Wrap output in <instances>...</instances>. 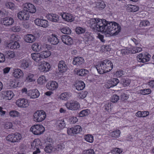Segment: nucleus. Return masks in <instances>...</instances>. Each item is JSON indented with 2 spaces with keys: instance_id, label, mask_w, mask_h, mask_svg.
<instances>
[{
  "instance_id": "obj_46",
  "label": "nucleus",
  "mask_w": 154,
  "mask_h": 154,
  "mask_svg": "<svg viewBox=\"0 0 154 154\" xmlns=\"http://www.w3.org/2000/svg\"><path fill=\"white\" fill-rule=\"evenodd\" d=\"M89 110L88 109L83 110L81 111L79 113V116L81 117H84L88 114Z\"/></svg>"
},
{
  "instance_id": "obj_2",
  "label": "nucleus",
  "mask_w": 154,
  "mask_h": 154,
  "mask_svg": "<svg viewBox=\"0 0 154 154\" xmlns=\"http://www.w3.org/2000/svg\"><path fill=\"white\" fill-rule=\"evenodd\" d=\"M113 65L109 60H105L100 62L96 66L98 72L103 74L110 71L112 69Z\"/></svg>"
},
{
  "instance_id": "obj_50",
  "label": "nucleus",
  "mask_w": 154,
  "mask_h": 154,
  "mask_svg": "<svg viewBox=\"0 0 154 154\" xmlns=\"http://www.w3.org/2000/svg\"><path fill=\"white\" fill-rule=\"evenodd\" d=\"M34 75L29 73L28 75L27 76L26 78V80L27 81L30 82L35 81V79H34Z\"/></svg>"
},
{
  "instance_id": "obj_54",
  "label": "nucleus",
  "mask_w": 154,
  "mask_h": 154,
  "mask_svg": "<svg viewBox=\"0 0 154 154\" xmlns=\"http://www.w3.org/2000/svg\"><path fill=\"white\" fill-rule=\"evenodd\" d=\"M8 85L9 86L10 88H15L18 86L17 83L13 81H11L8 84Z\"/></svg>"
},
{
  "instance_id": "obj_10",
  "label": "nucleus",
  "mask_w": 154,
  "mask_h": 154,
  "mask_svg": "<svg viewBox=\"0 0 154 154\" xmlns=\"http://www.w3.org/2000/svg\"><path fill=\"white\" fill-rule=\"evenodd\" d=\"M62 17L65 21L71 22L74 21V18L71 14L66 12H63L61 15Z\"/></svg>"
},
{
  "instance_id": "obj_13",
  "label": "nucleus",
  "mask_w": 154,
  "mask_h": 154,
  "mask_svg": "<svg viewBox=\"0 0 154 154\" xmlns=\"http://www.w3.org/2000/svg\"><path fill=\"white\" fill-rule=\"evenodd\" d=\"M35 24L43 27H46L48 26V21L45 20L37 19L34 20Z\"/></svg>"
},
{
  "instance_id": "obj_43",
  "label": "nucleus",
  "mask_w": 154,
  "mask_h": 154,
  "mask_svg": "<svg viewBox=\"0 0 154 154\" xmlns=\"http://www.w3.org/2000/svg\"><path fill=\"white\" fill-rule=\"evenodd\" d=\"M29 66L28 62L26 60H23L21 61L20 67L21 68L25 69Z\"/></svg>"
},
{
  "instance_id": "obj_3",
  "label": "nucleus",
  "mask_w": 154,
  "mask_h": 154,
  "mask_svg": "<svg viewBox=\"0 0 154 154\" xmlns=\"http://www.w3.org/2000/svg\"><path fill=\"white\" fill-rule=\"evenodd\" d=\"M46 116L45 112L43 110L36 111L33 114V118L35 121L40 122L45 119Z\"/></svg>"
},
{
  "instance_id": "obj_44",
  "label": "nucleus",
  "mask_w": 154,
  "mask_h": 154,
  "mask_svg": "<svg viewBox=\"0 0 154 154\" xmlns=\"http://www.w3.org/2000/svg\"><path fill=\"white\" fill-rule=\"evenodd\" d=\"M149 22L147 20H144L140 22L139 26L140 27L144 28L149 25Z\"/></svg>"
},
{
  "instance_id": "obj_64",
  "label": "nucleus",
  "mask_w": 154,
  "mask_h": 154,
  "mask_svg": "<svg viewBox=\"0 0 154 154\" xmlns=\"http://www.w3.org/2000/svg\"><path fill=\"white\" fill-rule=\"evenodd\" d=\"M124 72L122 70L118 71L116 72V75L118 77L122 76L123 75H124Z\"/></svg>"
},
{
  "instance_id": "obj_51",
  "label": "nucleus",
  "mask_w": 154,
  "mask_h": 154,
  "mask_svg": "<svg viewBox=\"0 0 154 154\" xmlns=\"http://www.w3.org/2000/svg\"><path fill=\"white\" fill-rule=\"evenodd\" d=\"M5 6L7 8L12 9L14 8V5L11 2H7L5 3Z\"/></svg>"
},
{
  "instance_id": "obj_49",
  "label": "nucleus",
  "mask_w": 154,
  "mask_h": 154,
  "mask_svg": "<svg viewBox=\"0 0 154 154\" xmlns=\"http://www.w3.org/2000/svg\"><path fill=\"white\" fill-rule=\"evenodd\" d=\"M121 82L124 87L128 86L130 84V81L129 80L124 78L121 79Z\"/></svg>"
},
{
  "instance_id": "obj_34",
  "label": "nucleus",
  "mask_w": 154,
  "mask_h": 154,
  "mask_svg": "<svg viewBox=\"0 0 154 154\" xmlns=\"http://www.w3.org/2000/svg\"><path fill=\"white\" fill-rule=\"evenodd\" d=\"M39 141H38V143L35 141H34L31 144L32 148L34 149H36V150L35 152H40V151L39 149V146H40L39 145Z\"/></svg>"
},
{
  "instance_id": "obj_31",
  "label": "nucleus",
  "mask_w": 154,
  "mask_h": 154,
  "mask_svg": "<svg viewBox=\"0 0 154 154\" xmlns=\"http://www.w3.org/2000/svg\"><path fill=\"white\" fill-rule=\"evenodd\" d=\"M71 94L69 92H64L61 94L60 98L63 100H68L71 96Z\"/></svg>"
},
{
  "instance_id": "obj_9",
  "label": "nucleus",
  "mask_w": 154,
  "mask_h": 154,
  "mask_svg": "<svg viewBox=\"0 0 154 154\" xmlns=\"http://www.w3.org/2000/svg\"><path fill=\"white\" fill-rule=\"evenodd\" d=\"M17 17L20 20H27L29 17V14L27 11L23 10L18 12Z\"/></svg>"
},
{
  "instance_id": "obj_14",
  "label": "nucleus",
  "mask_w": 154,
  "mask_h": 154,
  "mask_svg": "<svg viewBox=\"0 0 154 154\" xmlns=\"http://www.w3.org/2000/svg\"><path fill=\"white\" fill-rule=\"evenodd\" d=\"M150 55L147 54L143 56L142 54H140L137 57V60L140 62L145 63L149 60Z\"/></svg>"
},
{
  "instance_id": "obj_5",
  "label": "nucleus",
  "mask_w": 154,
  "mask_h": 154,
  "mask_svg": "<svg viewBox=\"0 0 154 154\" xmlns=\"http://www.w3.org/2000/svg\"><path fill=\"white\" fill-rule=\"evenodd\" d=\"M44 127L41 125H37L32 126L30 130L33 133L36 135L41 134L45 131Z\"/></svg>"
},
{
  "instance_id": "obj_48",
  "label": "nucleus",
  "mask_w": 154,
  "mask_h": 154,
  "mask_svg": "<svg viewBox=\"0 0 154 154\" xmlns=\"http://www.w3.org/2000/svg\"><path fill=\"white\" fill-rule=\"evenodd\" d=\"M151 92V90L150 89H145L140 90V93L143 95L148 94Z\"/></svg>"
},
{
  "instance_id": "obj_53",
  "label": "nucleus",
  "mask_w": 154,
  "mask_h": 154,
  "mask_svg": "<svg viewBox=\"0 0 154 154\" xmlns=\"http://www.w3.org/2000/svg\"><path fill=\"white\" fill-rule=\"evenodd\" d=\"M111 103H106L104 106L105 109L106 110L109 112L111 110L112 108Z\"/></svg>"
},
{
  "instance_id": "obj_16",
  "label": "nucleus",
  "mask_w": 154,
  "mask_h": 154,
  "mask_svg": "<svg viewBox=\"0 0 154 154\" xmlns=\"http://www.w3.org/2000/svg\"><path fill=\"white\" fill-rule=\"evenodd\" d=\"M61 38L62 42L67 45H70L73 43L72 38L69 35H62Z\"/></svg>"
},
{
  "instance_id": "obj_17",
  "label": "nucleus",
  "mask_w": 154,
  "mask_h": 154,
  "mask_svg": "<svg viewBox=\"0 0 154 154\" xmlns=\"http://www.w3.org/2000/svg\"><path fill=\"white\" fill-rule=\"evenodd\" d=\"M46 17L48 20L52 22H57L59 20L58 16L55 14H48Z\"/></svg>"
},
{
  "instance_id": "obj_19",
  "label": "nucleus",
  "mask_w": 154,
  "mask_h": 154,
  "mask_svg": "<svg viewBox=\"0 0 154 154\" xmlns=\"http://www.w3.org/2000/svg\"><path fill=\"white\" fill-rule=\"evenodd\" d=\"M84 60L81 57H76L74 58L72 63L73 64L77 66H80L84 63Z\"/></svg>"
},
{
  "instance_id": "obj_55",
  "label": "nucleus",
  "mask_w": 154,
  "mask_h": 154,
  "mask_svg": "<svg viewBox=\"0 0 154 154\" xmlns=\"http://www.w3.org/2000/svg\"><path fill=\"white\" fill-rule=\"evenodd\" d=\"M119 99V97L116 94L112 97L111 101L113 103L117 102Z\"/></svg>"
},
{
  "instance_id": "obj_59",
  "label": "nucleus",
  "mask_w": 154,
  "mask_h": 154,
  "mask_svg": "<svg viewBox=\"0 0 154 154\" xmlns=\"http://www.w3.org/2000/svg\"><path fill=\"white\" fill-rule=\"evenodd\" d=\"M85 38L88 39L87 40V42H88V44L90 43L91 38H92V36L90 35V33L89 32H87L85 34Z\"/></svg>"
},
{
  "instance_id": "obj_12",
  "label": "nucleus",
  "mask_w": 154,
  "mask_h": 154,
  "mask_svg": "<svg viewBox=\"0 0 154 154\" xmlns=\"http://www.w3.org/2000/svg\"><path fill=\"white\" fill-rule=\"evenodd\" d=\"M50 68V66L49 64L44 61L42 62V63L39 65L38 67L39 70L42 72H46Z\"/></svg>"
},
{
  "instance_id": "obj_33",
  "label": "nucleus",
  "mask_w": 154,
  "mask_h": 154,
  "mask_svg": "<svg viewBox=\"0 0 154 154\" xmlns=\"http://www.w3.org/2000/svg\"><path fill=\"white\" fill-rule=\"evenodd\" d=\"M88 72V70L85 69H78L76 71L77 74L81 76L86 75Z\"/></svg>"
},
{
  "instance_id": "obj_8",
  "label": "nucleus",
  "mask_w": 154,
  "mask_h": 154,
  "mask_svg": "<svg viewBox=\"0 0 154 154\" xmlns=\"http://www.w3.org/2000/svg\"><path fill=\"white\" fill-rule=\"evenodd\" d=\"M1 23L6 26H9L13 25L14 22L13 18L10 17H7L1 19Z\"/></svg>"
},
{
  "instance_id": "obj_20",
  "label": "nucleus",
  "mask_w": 154,
  "mask_h": 154,
  "mask_svg": "<svg viewBox=\"0 0 154 154\" xmlns=\"http://www.w3.org/2000/svg\"><path fill=\"white\" fill-rule=\"evenodd\" d=\"M47 88L51 90H55L58 87V84L55 81H50L47 84Z\"/></svg>"
},
{
  "instance_id": "obj_18",
  "label": "nucleus",
  "mask_w": 154,
  "mask_h": 154,
  "mask_svg": "<svg viewBox=\"0 0 154 154\" xmlns=\"http://www.w3.org/2000/svg\"><path fill=\"white\" fill-rule=\"evenodd\" d=\"M58 67L59 71L61 73L65 72L67 69L65 62L63 60H61L59 62Z\"/></svg>"
},
{
  "instance_id": "obj_27",
  "label": "nucleus",
  "mask_w": 154,
  "mask_h": 154,
  "mask_svg": "<svg viewBox=\"0 0 154 154\" xmlns=\"http://www.w3.org/2000/svg\"><path fill=\"white\" fill-rule=\"evenodd\" d=\"M31 57L32 59L36 62H39L42 59L40 53H34L32 54Z\"/></svg>"
},
{
  "instance_id": "obj_23",
  "label": "nucleus",
  "mask_w": 154,
  "mask_h": 154,
  "mask_svg": "<svg viewBox=\"0 0 154 154\" xmlns=\"http://www.w3.org/2000/svg\"><path fill=\"white\" fill-rule=\"evenodd\" d=\"M23 73L20 69H15L13 73L14 76L16 78L19 79L23 76Z\"/></svg>"
},
{
  "instance_id": "obj_39",
  "label": "nucleus",
  "mask_w": 154,
  "mask_h": 154,
  "mask_svg": "<svg viewBox=\"0 0 154 154\" xmlns=\"http://www.w3.org/2000/svg\"><path fill=\"white\" fill-rule=\"evenodd\" d=\"M44 150L46 152L51 153L54 151L55 149L51 144H50L46 146Z\"/></svg>"
},
{
  "instance_id": "obj_15",
  "label": "nucleus",
  "mask_w": 154,
  "mask_h": 154,
  "mask_svg": "<svg viewBox=\"0 0 154 154\" xmlns=\"http://www.w3.org/2000/svg\"><path fill=\"white\" fill-rule=\"evenodd\" d=\"M27 95L30 97V98L35 99L40 95V93L37 89L30 90L28 91Z\"/></svg>"
},
{
  "instance_id": "obj_45",
  "label": "nucleus",
  "mask_w": 154,
  "mask_h": 154,
  "mask_svg": "<svg viewBox=\"0 0 154 154\" xmlns=\"http://www.w3.org/2000/svg\"><path fill=\"white\" fill-rule=\"evenodd\" d=\"M85 140L89 142L92 143L94 140L93 137L90 134L86 135L85 137Z\"/></svg>"
},
{
  "instance_id": "obj_30",
  "label": "nucleus",
  "mask_w": 154,
  "mask_h": 154,
  "mask_svg": "<svg viewBox=\"0 0 154 154\" xmlns=\"http://www.w3.org/2000/svg\"><path fill=\"white\" fill-rule=\"evenodd\" d=\"M119 53H120L122 56L128 55L132 53V51L130 48H125L118 51Z\"/></svg>"
},
{
  "instance_id": "obj_22",
  "label": "nucleus",
  "mask_w": 154,
  "mask_h": 154,
  "mask_svg": "<svg viewBox=\"0 0 154 154\" xmlns=\"http://www.w3.org/2000/svg\"><path fill=\"white\" fill-rule=\"evenodd\" d=\"M85 87V83L83 82L79 81L76 82L75 87L77 90L78 91L82 90Z\"/></svg>"
},
{
  "instance_id": "obj_35",
  "label": "nucleus",
  "mask_w": 154,
  "mask_h": 154,
  "mask_svg": "<svg viewBox=\"0 0 154 154\" xmlns=\"http://www.w3.org/2000/svg\"><path fill=\"white\" fill-rule=\"evenodd\" d=\"M120 133L119 130H116L110 133V135L112 137L117 138L119 136Z\"/></svg>"
},
{
  "instance_id": "obj_32",
  "label": "nucleus",
  "mask_w": 154,
  "mask_h": 154,
  "mask_svg": "<svg viewBox=\"0 0 154 154\" xmlns=\"http://www.w3.org/2000/svg\"><path fill=\"white\" fill-rule=\"evenodd\" d=\"M96 7L101 9H104L106 6L105 2L104 1L101 0L99 1L96 2Z\"/></svg>"
},
{
  "instance_id": "obj_47",
  "label": "nucleus",
  "mask_w": 154,
  "mask_h": 154,
  "mask_svg": "<svg viewBox=\"0 0 154 154\" xmlns=\"http://www.w3.org/2000/svg\"><path fill=\"white\" fill-rule=\"evenodd\" d=\"M32 48L34 51H38L40 50V47L38 43H35L32 45Z\"/></svg>"
},
{
  "instance_id": "obj_58",
  "label": "nucleus",
  "mask_w": 154,
  "mask_h": 154,
  "mask_svg": "<svg viewBox=\"0 0 154 154\" xmlns=\"http://www.w3.org/2000/svg\"><path fill=\"white\" fill-rule=\"evenodd\" d=\"M9 114L11 117H16L18 116V112L15 110H11Z\"/></svg>"
},
{
  "instance_id": "obj_26",
  "label": "nucleus",
  "mask_w": 154,
  "mask_h": 154,
  "mask_svg": "<svg viewBox=\"0 0 154 154\" xmlns=\"http://www.w3.org/2000/svg\"><path fill=\"white\" fill-rule=\"evenodd\" d=\"M119 79L116 78H113L111 79L109 82V83L107 85V88H109L110 87H113L117 85L119 83Z\"/></svg>"
},
{
  "instance_id": "obj_62",
  "label": "nucleus",
  "mask_w": 154,
  "mask_h": 154,
  "mask_svg": "<svg viewBox=\"0 0 154 154\" xmlns=\"http://www.w3.org/2000/svg\"><path fill=\"white\" fill-rule=\"evenodd\" d=\"M88 94V92L86 91H85L84 92H81L79 94V96L80 97L82 98H85L87 95Z\"/></svg>"
},
{
  "instance_id": "obj_28",
  "label": "nucleus",
  "mask_w": 154,
  "mask_h": 154,
  "mask_svg": "<svg viewBox=\"0 0 154 154\" xmlns=\"http://www.w3.org/2000/svg\"><path fill=\"white\" fill-rule=\"evenodd\" d=\"M5 57L9 59H11L14 57L15 55L14 53L11 51H6L4 53Z\"/></svg>"
},
{
  "instance_id": "obj_4",
  "label": "nucleus",
  "mask_w": 154,
  "mask_h": 154,
  "mask_svg": "<svg viewBox=\"0 0 154 154\" xmlns=\"http://www.w3.org/2000/svg\"><path fill=\"white\" fill-rule=\"evenodd\" d=\"M21 135L18 133L10 134L6 137V140L8 141L15 143L19 142L22 138Z\"/></svg>"
},
{
  "instance_id": "obj_56",
  "label": "nucleus",
  "mask_w": 154,
  "mask_h": 154,
  "mask_svg": "<svg viewBox=\"0 0 154 154\" xmlns=\"http://www.w3.org/2000/svg\"><path fill=\"white\" fill-rule=\"evenodd\" d=\"M65 147V145L63 143H60L58 144L56 148V149L57 151L63 150Z\"/></svg>"
},
{
  "instance_id": "obj_63",
  "label": "nucleus",
  "mask_w": 154,
  "mask_h": 154,
  "mask_svg": "<svg viewBox=\"0 0 154 154\" xmlns=\"http://www.w3.org/2000/svg\"><path fill=\"white\" fill-rule=\"evenodd\" d=\"M84 152L85 154H94V152L93 149H89L85 150Z\"/></svg>"
},
{
  "instance_id": "obj_38",
  "label": "nucleus",
  "mask_w": 154,
  "mask_h": 154,
  "mask_svg": "<svg viewBox=\"0 0 154 154\" xmlns=\"http://www.w3.org/2000/svg\"><path fill=\"white\" fill-rule=\"evenodd\" d=\"M57 124L60 129L64 128L65 126L64 121L63 119L58 120L57 121Z\"/></svg>"
},
{
  "instance_id": "obj_7",
  "label": "nucleus",
  "mask_w": 154,
  "mask_h": 154,
  "mask_svg": "<svg viewBox=\"0 0 154 154\" xmlns=\"http://www.w3.org/2000/svg\"><path fill=\"white\" fill-rule=\"evenodd\" d=\"M23 10L28 12L33 13H35L36 9L35 6L30 3H26L23 5Z\"/></svg>"
},
{
  "instance_id": "obj_29",
  "label": "nucleus",
  "mask_w": 154,
  "mask_h": 154,
  "mask_svg": "<svg viewBox=\"0 0 154 154\" xmlns=\"http://www.w3.org/2000/svg\"><path fill=\"white\" fill-rule=\"evenodd\" d=\"M149 114L148 111H138L136 113V116L137 117H145L148 116Z\"/></svg>"
},
{
  "instance_id": "obj_37",
  "label": "nucleus",
  "mask_w": 154,
  "mask_h": 154,
  "mask_svg": "<svg viewBox=\"0 0 154 154\" xmlns=\"http://www.w3.org/2000/svg\"><path fill=\"white\" fill-rule=\"evenodd\" d=\"M40 54L41 55V57L42 59L48 57L50 56L51 53L50 51H45L41 52Z\"/></svg>"
},
{
  "instance_id": "obj_11",
  "label": "nucleus",
  "mask_w": 154,
  "mask_h": 154,
  "mask_svg": "<svg viewBox=\"0 0 154 154\" xmlns=\"http://www.w3.org/2000/svg\"><path fill=\"white\" fill-rule=\"evenodd\" d=\"M16 105L20 107L26 108L29 105L28 101L24 98L20 99L17 100Z\"/></svg>"
},
{
  "instance_id": "obj_42",
  "label": "nucleus",
  "mask_w": 154,
  "mask_h": 154,
  "mask_svg": "<svg viewBox=\"0 0 154 154\" xmlns=\"http://www.w3.org/2000/svg\"><path fill=\"white\" fill-rule=\"evenodd\" d=\"M46 82L45 77L43 76L42 75L39 77L37 80V82L40 85H43Z\"/></svg>"
},
{
  "instance_id": "obj_36",
  "label": "nucleus",
  "mask_w": 154,
  "mask_h": 154,
  "mask_svg": "<svg viewBox=\"0 0 154 154\" xmlns=\"http://www.w3.org/2000/svg\"><path fill=\"white\" fill-rule=\"evenodd\" d=\"M127 10L130 12H135L138 10L139 8L136 5H130L128 6Z\"/></svg>"
},
{
  "instance_id": "obj_40",
  "label": "nucleus",
  "mask_w": 154,
  "mask_h": 154,
  "mask_svg": "<svg viewBox=\"0 0 154 154\" xmlns=\"http://www.w3.org/2000/svg\"><path fill=\"white\" fill-rule=\"evenodd\" d=\"M60 31L63 33L66 34H69L71 32V30L68 27H64L61 29Z\"/></svg>"
},
{
  "instance_id": "obj_25",
  "label": "nucleus",
  "mask_w": 154,
  "mask_h": 154,
  "mask_svg": "<svg viewBox=\"0 0 154 154\" xmlns=\"http://www.w3.org/2000/svg\"><path fill=\"white\" fill-rule=\"evenodd\" d=\"M20 45L17 41L10 42L8 44V47L12 49H15L19 48Z\"/></svg>"
},
{
  "instance_id": "obj_61",
  "label": "nucleus",
  "mask_w": 154,
  "mask_h": 154,
  "mask_svg": "<svg viewBox=\"0 0 154 154\" xmlns=\"http://www.w3.org/2000/svg\"><path fill=\"white\" fill-rule=\"evenodd\" d=\"M12 124L11 122H6L4 126V127L6 129H9L12 128Z\"/></svg>"
},
{
  "instance_id": "obj_52",
  "label": "nucleus",
  "mask_w": 154,
  "mask_h": 154,
  "mask_svg": "<svg viewBox=\"0 0 154 154\" xmlns=\"http://www.w3.org/2000/svg\"><path fill=\"white\" fill-rule=\"evenodd\" d=\"M75 31L77 34H80L85 32V29L82 28L78 27L76 28Z\"/></svg>"
},
{
  "instance_id": "obj_21",
  "label": "nucleus",
  "mask_w": 154,
  "mask_h": 154,
  "mask_svg": "<svg viewBox=\"0 0 154 154\" xmlns=\"http://www.w3.org/2000/svg\"><path fill=\"white\" fill-rule=\"evenodd\" d=\"M48 40L53 45L57 44L59 42L56 35L53 34H52L48 39Z\"/></svg>"
},
{
  "instance_id": "obj_24",
  "label": "nucleus",
  "mask_w": 154,
  "mask_h": 154,
  "mask_svg": "<svg viewBox=\"0 0 154 154\" xmlns=\"http://www.w3.org/2000/svg\"><path fill=\"white\" fill-rule=\"evenodd\" d=\"M24 39L26 42L30 43L33 42L35 40V36L30 34L26 35Z\"/></svg>"
},
{
  "instance_id": "obj_57",
  "label": "nucleus",
  "mask_w": 154,
  "mask_h": 154,
  "mask_svg": "<svg viewBox=\"0 0 154 154\" xmlns=\"http://www.w3.org/2000/svg\"><path fill=\"white\" fill-rule=\"evenodd\" d=\"M122 152V150L120 149L116 148L113 149L112 151L113 154H119Z\"/></svg>"
},
{
  "instance_id": "obj_6",
  "label": "nucleus",
  "mask_w": 154,
  "mask_h": 154,
  "mask_svg": "<svg viewBox=\"0 0 154 154\" xmlns=\"http://www.w3.org/2000/svg\"><path fill=\"white\" fill-rule=\"evenodd\" d=\"M67 109L72 110H76L80 108L79 103L76 101H73L71 102H67L65 104Z\"/></svg>"
},
{
  "instance_id": "obj_60",
  "label": "nucleus",
  "mask_w": 154,
  "mask_h": 154,
  "mask_svg": "<svg viewBox=\"0 0 154 154\" xmlns=\"http://www.w3.org/2000/svg\"><path fill=\"white\" fill-rule=\"evenodd\" d=\"M128 98V96L125 93H122V94L120 99L122 101H124L125 100H127Z\"/></svg>"
},
{
  "instance_id": "obj_1",
  "label": "nucleus",
  "mask_w": 154,
  "mask_h": 154,
  "mask_svg": "<svg viewBox=\"0 0 154 154\" xmlns=\"http://www.w3.org/2000/svg\"><path fill=\"white\" fill-rule=\"evenodd\" d=\"M89 23L90 28L94 30L112 35H116L120 32V26L115 22L109 23L105 19L98 18L91 19Z\"/></svg>"
},
{
  "instance_id": "obj_41",
  "label": "nucleus",
  "mask_w": 154,
  "mask_h": 154,
  "mask_svg": "<svg viewBox=\"0 0 154 154\" xmlns=\"http://www.w3.org/2000/svg\"><path fill=\"white\" fill-rule=\"evenodd\" d=\"M5 95L8 99H11L13 97L14 94L12 91H7L5 92Z\"/></svg>"
}]
</instances>
